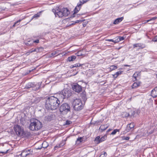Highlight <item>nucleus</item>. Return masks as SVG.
Here are the masks:
<instances>
[{"label": "nucleus", "mask_w": 157, "mask_h": 157, "mask_svg": "<svg viewBox=\"0 0 157 157\" xmlns=\"http://www.w3.org/2000/svg\"><path fill=\"white\" fill-rule=\"evenodd\" d=\"M60 100L59 98L53 96L48 97L46 101L45 107L47 109H56L59 107Z\"/></svg>", "instance_id": "nucleus-1"}, {"label": "nucleus", "mask_w": 157, "mask_h": 157, "mask_svg": "<svg viewBox=\"0 0 157 157\" xmlns=\"http://www.w3.org/2000/svg\"><path fill=\"white\" fill-rule=\"evenodd\" d=\"M30 122L29 128L32 131H37L42 127V123L37 119H32L30 120Z\"/></svg>", "instance_id": "nucleus-2"}, {"label": "nucleus", "mask_w": 157, "mask_h": 157, "mask_svg": "<svg viewBox=\"0 0 157 157\" xmlns=\"http://www.w3.org/2000/svg\"><path fill=\"white\" fill-rule=\"evenodd\" d=\"M14 130L17 135L19 136H27L30 134L29 132L24 131L23 128L18 125L15 126Z\"/></svg>", "instance_id": "nucleus-3"}, {"label": "nucleus", "mask_w": 157, "mask_h": 157, "mask_svg": "<svg viewBox=\"0 0 157 157\" xmlns=\"http://www.w3.org/2000/svg\"><path fill=\"white\" fill-rule=\"evenodd\" d=\"M71 94V90L67 89H64L59 94L58 97L60 100L63 101L64 99L68 98Z\"/></svg>", "instance_id": "nucleus-4"}, {"label": "nucleus", "mask_w": 157, "mask_h": 157, "mask_svg": "<svg viewBox=\"0 0 157 157\" xmlns=\"http://www.w3.org/2000/svg\"><path fill=\"white\" fill-rule=\"evenodd\" d=\"M73 108L75 110L79 111L81 110L83 106L81 100L77 98L74 99L73 102Z\"/></svg>", "instance_id": "nucleus-5"}, {"label": "nucleus", "mask_w": 157, "mask_h": 157, "mask_svg": "<svg viewBox=\"0 0 157 157\" xmlns=\"http://www.w3.org/2000/svg\"><path fill=\"white\" fill-rule=\"evenodd\" d=\"M59 110L61 113L63 114H67L70 111V107L69 105L67 103L62 104L59 107Z\"/></svg>", "instance_id": "nucleus-6"}, {"label": "nucleus", "mask_w": 157, "mask_h": 157, "mask_svg": "<svg viewBox=\"0 0 157 157\" xmlns=\"http://www.w3.org/2000/svg\"><path fill=\"white\" fill-rule=\"evenodd\" d=\"M40 85V84H39V83H38V85H35L33 83L29 82L26 85L25 88L27 89L32 88V90H36L39 89Z\"/></svg>", "instance_id": "nucleus-7"}, {"label": "nucleus", "mask_w": 157, "mask_h": 157, "mask_svg": "<svg viewBox=\"0 0 157 157\" xmlns=\"http://www.w3.org/2000/svg\"><path fill=\"white\" fill-rule=\"evenodd\" d=\"M87 1V0H83L82 2L80 1L77 4V6L75 9L74 14L77 13L80 10L82 5Z\"/></svg>", "instance_id": "nucleus-8"}, {"label": "nucleus", "mask_w": 157, "mask_h": 157, "mask_svg": "<svg viewBox=\"0 0 157 157\" xmlns=\"http://www.w3.org/2000/svg\"><path fill=\"white\" fill-rule=\"evenodd\" d=\"M72 89L74 91L77 92H80L82 90L81 86L77 84L74 85L72 86Z\"/></svg>", "instance_id": "nucleus-9"}, {"label": "nucleus", "mask_w": 157, "mask_h": 157, "mask_svg": "<svg viewBox=\"0 0 157 157\" xmlns=\"http://www.w3.org/2000/svg\"><path fill=\"white\" fill-rule=\"evenodd\" d=\"M64 16H67L70 13V12L67 8H64L61 9Z\"/></svg>", "instance_id": "nucleus-10"}, {"label": "nucleus", "mask_w": 157, "mask_h": 157, "mask_svg": "<svg viewBox=\"0 0 157 157\" xmlns=\"http://www.w3.org/2000/svg\"><path fill=\"white\" fill-rule=\"evenodd\" d=\"M134 124L133 122L129 124H128L126 129L127 132H129L131 129L134 128Z\"/></svg>", "instance_id": "nucleus-11"}, {"label": "nucleus", "mask_w": 157, "mask_h": 157, "mask_svg": "<svg viewBox=\"0 0 157 157\" xmlns=\"http://www.w3.org/2000/svg\"><path fill=\"white\" fill-rule=\"evenodd\" d=\"M53 115H50L45 116L44 118V121H49L52 120Z\"/></svg>", "instance_id": "nucleus-12"}, {"label": "nucleus", "mask_w": 157, "mask_h": 157, "mask_svg": "<svg viewBox=\"0 0 157 157\" xmlns=\"http://www.w3.org/2000/svg\"><path fill=\"white\" fill-rule=\"evenodd\" d=\"M151 95L153 98L157 97V91L156 87L151 91Z\"/></svg>", "instance_id": "nucleus-13"}, {"label": "nucleus", "mask_w": 157, "mask_h": 157, "mask_svg": "<svg viewBox=\"0 0 157 157\" xmlns=\"http://www.w3.org/2000/svg\"><path fill=\"white\" fill-rule=\"evenodd\" d=\"M123 17L118 18L115 19L113 22L114 24H118L119 22H121L123 19Z\"/></svg>", "instance_id": "nucleus-14"}, {"label": "nucleus", "mask_w": 157, "mask_h": 157, "mask_svg": "<svg viewBox=\"0 0 157 157\" xmlns=\"http://www.w3.org/2000/svg\"><path fill=\"white\" fill-rule=\"evenodd\" d=\"M140 83L141 82H135L132 86V89L137 88V87L140 86Z\"/></svg>", "instance_id": "nucleus-15"}, {"label": "nucleus", "mask_w": 157, "mask_h": 157, "mask_svg": "<svg viewBox=\"0 0 157 157\" xmlns=\"http://www.w3.org/2000/svg\"><path fill=\"white\" fill-rule=\"evenodd\" d=\"M31 153L30 149H25L23 151L21 154H24L25 156H27L28 155L30 154Z\"/></svg>", "instance_id": "nucleus-16"}, {"label": "nucleus", "mask_w": 157, "mask_h": 157, "mask_svg": "<svg viewBox=\"0 0 157 157\" xmlns=\"http://www.w3.org/2000/svg\"><path fill=\"white\" fill-rule=\"evenodd\" d=\"M80 96L84 101H85L86 100L87 98L85 92H83L81 94Z\"/></svg>", "instance_id": "nucleus-17"}, {"label": "nucleus", "mask_w": 157, "mask_h": 157, "mask_svg": "<svg viewBox=\"0 0 157 157\" xmlns=\"http://www.w3.org/2000/svg\"><path fill=\"white\" fill-rule=\"evenodd\" d=\"M57 11L56 12V16L57 15L59 17H61L64 16L61 10L60 11H59L58 10H57Z\"/></svg>", "instance_id": "nucleus-18"}, {"label": "nucleus", "mask_w": 157, "mask_h": 157, "mask_svg": "<svg viewBox=\"0 0 157 157\" xmlns=\"http://www.w3.org/2000/svg\"><path fill=\"white\" fill-rule=\"evenodd\" d=\"M108 127V125L107 124L101 125L99 128V129L102 132L106 130Z\"/></svg>", "instance_id": "nucleus-19"}, {"label": "nucleus", "mask_w": 157, "mask_h": 157, "mask_svg": "<svg viewBox=\"0 0 157 157\" xmlns=\"http://www.w3.org/2000/svg\"><path fill=\"white\" fill-rule=\"evenodd\" d=\"M76 57L75 56H72L68 58L67 60L70 61H74L76 58Z\"/></svg>", "instance_id": "nucleus-20"}, {"label": "nucleus", "mask_w": 157, "mask_h": 157, "mask_svg": "<svg viewBox=\"0 0 157 157\" xmlns=\"http://www.w3.org/2000/svg\"><path fill=\"white\" fill-rule=\"evenodd\" d=\"M107 138V136L106 135H105L104 136H102L101 138H100V139L99 140L98 142H97V144H99L100 143H101L102 141H103L105 140Z\"/></svg>", "instance_id": "nucleus-21"}, {"label": "nucleus", "mask_w": 157, "mask_h": 157, "mask_svg": "<svg viewBox=\"0 0 157 157\" xmlns=\"http://www.w3.org/2000/svg\"><path fill=\"white\" fill-rule=\"evenodd\" d=\"M83 139V138L82 137H79L77 139L76 142L77 144H79L80 142H82V141Z\"/></svg>", "instance_id": "nucleus-22"}, {"label": "nucleus", "mask_w": 157, "mask_h": 157, "mask_svg": "<svg viewBox=\"0 0 157 157\" xmlns=\"http://www.w3.org/2000/svg\"><path fill=\"white\" fill-rule=\"evenodd\" d=\"M41 13V12H40L39 13H38L36 14H35L32 18L31 20H32L33 18H37L39 17L40 15V13Z\"/></svg>", "instance_id": "nucleus-23"}, {"label": "nucleus", "mask_w": 157, "mask_h": 157, "mask_svg": "<svg viewBox=\"0 0 157 157\" xmlns=\"http://www.w3.org/2000/svg\"><path fill=\"white\" fill-rule=\"evenodd\" d=\"M121 73L122 71H120L117 72L115 74L113 75V77L114 78H117L119 75L121 74Z\"/></svg>", "instance_id": "nucleus-24"}, {"label": "nucleus", "mask_w": 157, "mask_h": 157, "mask_svg": "<svg viewBox=\"0 0 157 157\" xmlns=\"http://www.w3.org/2000/svg\"><path fill=\"white\" fill-rule=\"evenodd\" d=\"M42 147L44 148H46L48 145V143L45 141H44L42 144Z\"/></svg>", "instance_id": "nucleus-25"}, {"label": "nucleus", "mask_w": 157, "mask_h": 157, "mask_svg": "<svg viewBox=\"0 0 157 157\" xmlns=\"http://www.w3.org/2000/svg\"><path fill=\"white\" fill-rule=\"evenodd\" d=\"M117 68V67L116 66L112 65L110 67V69L111 71L114 70Z\"/></svg>", "instance_id": "nucleus-26"}, {"label": "nucleus", "mask_w": 157, "mask_h": 157, "mask_svg": "<svg viewBox=\"0 0 157 157\" xmlns=\"http://www.w3.org/2000/svg\"><path fill=\"white\" fill-rule=\"evenodd\" d=\"M117 39L118 40L117 41H118L119 42L120 41L123 40L124 39V38L122 36H118L117 37Z\"/></svg>", "instance_id": "nucleus-27"}, {"label": "nucleus", "mask_w": 157, "mask_h": 157, "mask_svg": "<svg viewBox=\"0 0 157 157\" xmlns=\"http://www.w3.org/2000/svg\"><path fill=\"white\" fill-rule=\"evenodd\" d=\"M139 73L137 72L135 73L133 75V77H134L135 79V80H136V77L138 76Z\"/></svg>", "instance_id": "nucleus-28"}, {"label": "nucleus", "mask_w": 157, "mask_h": 157, "mask_svg": "<svg viewBox=\"0 0 157 157\" xmlns=\"http://www.w3.org/2000/svg\"><path fill=\"white\" fill-rule=\"evenodd\" d=\"M119 130L117 129H115L113 130L112 132L111 133V134L112 135H115L116 134L117 132H119Z\"/></svg>", "instance_id": "nucleus-29"}, {"label": "nucleus", "mask_w": 157, "mask_h": 157, "mask_svg": "<svg viewBox=\"0 0 157 157\" xmlns=\"http://www.w3.org/2000/svg\"><path fill=\"white\" fill-rule=\"evenodd\" d=\"M83 64H81L80 63H76L73 65V67H79L81 66Z\"/></svg>", "instance_id": "nucleus-30"}, {"label": "nucleus", "mask_w": 157, "mask_h": 157, "mask_svg": "<svg viewBox=\"0 0 157 157\" xmlns=\"http://www.w3.org/2000/svg\"><path fill=\"white\" fill-rule=\"evenodd\" d=\"M123 115L124 117H128L129 116V114L128 113L124 112L123 113Z\"/></svg>", "instance_id": "nucleus-31"}, {"label": "nucleus", "mask_w": 157, "mask_h": 157, "mask_svg": "<svg viewBox=\"0 0 157 157\" xmlns=\"http://www.w3.org/2000/svg\"><path fill=\"white\" fill-rule=\"evenodd\" d=\"M133 46V48H135L136 47H140L141 46V45L140 44H134Z\"/></svg>", "instance_id": "nucleus-32"}, {"label": "nucleus", "mask_w": 157, "mask_h": 157, "mask_svg": "<svg viewBox=\"0 0 157 157\" xmlns=\"http://www.w3.org/2000/svg\"><path fill=\"white\" fill-rule=\"evenodd\" d=\"M107 155V154L106 152H104L103 154H101L99 157H106Z\"/></svg>", "instance_id": "nucleus-33"}, {"label": "nucleus", "mask_w": 157, "mask_h": 157, "mask_svg": "<svg viewBox=\"0 0 157 157\" xmlns=\"http://www.w3.org/2000/svg\"><path fill=\"white\" fill-rule=\"evenodd\" d=\"M62 146V145H61V144L57 145L55 147L54 149L55 150H56L57 148H60Z\"/></svg>", "instance_id": "nucleus-34"}, {"label": "nucleus", "mask_w": 157, "mask_h": 157, "mask_svg": "<svg viewBox=\"0 0 157 157\" xmlns=\"http://www.w3.org/2000/svg\"><path fill=\"white\" fill-rule=\"evenodd\" d=\"M76 54L77 55V56H82L83 55V54L82 53L81 51H79Z\"/></svg>", "instance_id": "nucleus-35"}, {"label": "nucleus", "mask_w": 157, "mask_h": 157, "mask_svg": "<svg viewBox=\"0 0 157 157\" xmlns=\"http://www.w3.org/2000/svg\"><path fill=\"white\" fill-rule=\"evenodd\" d=\"M122 139L123 140H129L130 137L128 136L125 137L124 136L122 137Z\"/></svg>", "instance_id": "nucleus-36"}, {"label": "nucleus", "mask_w": 157, "mask_h": 157, "mask_svg": "<svg viewBox=\"0 0 157 157\" xmlns=\"http://www.w3.org/2000/svg\"><path fill=\"white\" fill-rule=\"evenodd\" d=\"M153 41L157 42V36H155L152 40Z\"/></svg>", "instance_id": "nucleus-37"}, {"label": "nucleus", "mask_w": 157, "mask_h": 157, "mask_svg": "<svg viewBox=\"0 0 157 157\" xmlns=\"http://www.w3.org/2000/svg\"><path fill=\"white\" fill-rule=\"evenodd\" d=\"M52 11L54 13L56 17V12L57 11V10H56L53 9H52Z\"/></svg>", "instance_id": "nucleus-38"}, {"label": "nucleus", "mask_w": 157, "mask_h": 157, "mask_svg": "<svg viewBox=\"0 0 157 157\" xmlns=\"http://www.w3.org/2000/svg\"><path fill=\"white\" fill-rule=\"evenodd\" d=\"M100 139V137L99 136H98L96 137V138L95 139V141H98V142H99V140Z\"/></svg>", "instance_id": "nucleus-39"}, {"label": "nucleus", "mask_w": 157, "mask_h": 157, "mask_svg": "<svg viewBox=\"0 0 157 157\" xmlns=\"http://www.w3.org/2000/svg\"><path fill=\"white\" fill-rule=\"evenodd\" d=\"M157 18V17H152V18H151V19H150V20H148L147 21V22H149V21H151L152 20H155L156 18Z\"/></svg>", "instance_id": "nucleus-40"}, {"label": "nucleus", "mask_w": 157, "mask_h": 157, "mask_svg": "<svg viewBox=\"0 0 157 157\" xmlns=\"http://www.w3.org/2000/svg\"><path fill=\"white\" fill-rule=\"evenodd\" d=\"M36 49L37 50V51H36V52H40V49H42V48H36Z\"/></svg>", "instance_id": "nucleus-41"}, {"label": "nucleus", "mask_w": 157, "mask_h": 157, "mask_svg": "<svg viewBox=\"0 0 157 157\" xmlns=\"http://www.w3.org/2000/svg\"><path fill=\"white\" fill-rule=\"evenodd\" d=\"M9 150H7V151L5 152L0 151V153L6 154L8 153V151Z\"/></svg>", "instance_id": "nucleus-42"}, {"label": "nucleus", "mask_w": 157, "mask_h": 157, "mask_svg": "<svg viewBox=\"0 0 157 157\" xmlns=\"http://www.w3.org/2000/svg\"><path fill=\"white\" fill-rule=\"evenodd\" d=\"M21 19H20L19 20H18V21H16V22H15L14 23L16 25H18V24H17L20 22L21 21Z\"/></svg>", "instance_id": "nucleus-43"}, {"label": "nucleus", "mask_w": 157, "mask_h": 157, "mask_svg": "<svg viewBox=\"0 0 157 157\" xmlns=\"http://www.w3.org/2000/svg\"><path fill=\"white\" fill-rule=\"evenodd\" d=\"M33 52L32 51V49H31L29 50V52H27L26 54H27V55H28L30 53H31Z\"/></svg>", "instance_id": "nucleus-44"}, {"label": "nucleus", "mask_w": 157, "mask_h": 157, "mask_svg": "<svg viewBox=\"0 0 157 157\" xmlns=\"http://www.w3.org/2000/svg\"><path fill=\"white\" fill-rule=\"evenodd\" d=\"M56 54V53L55 52H52L51 54V56H54V55H55Z\"/></svg>", "instance_id": "nucleus-45"}, {"label": "nucleus", "mask_w": 157, "mask_h": 157, "mask_svg": "<svg viewBox=\"0 0 157 157\" xmlns=\"http://www.w3.org/2000/svg\"><path fill=\"white\" fill-rule=\"evenodd\" d=\"M39 40H36L35 41H33V42L36 43H39Z\"/></svg>", "instance_id": "nucleus-46"}, {"label": "nucleus", "mask_w": 157, "mask_h": 157, "mask_svg": "<svg viewBox=\"0 0 157 157\" xmlns=\"http://www.w3.org/2000/svg\"><path fill=\"white\" fill-rule=\"evenodd\" d=\"M107 41L114 42V40L113 39H108L106 40Z\"/></svg>", "instance_id": "nucleus-47"}, {"label": "nucleus", "mask_w": 157, "mask_h": 157, "mask_svg": "<svg viewBox=\"0 0 157 157\" xmlns=\"http://www.w3.org/2000/svg\"><path fill=\"white\" fill-rule=\"evenodd\" d=\"M66 122V124H70V121H67Z\"/></svg>", "instance_id": "nucleus-48"}, {"label": "nucleus", "mask_w": 157, "mask_h": 157, "mask_svg": "<svg viewBox=\"0 0 157 157\" xmlns=\"http://www.w3.org/2000/svg\"><path fill=\"white\" fill-rule=\"evenodd\" d=\"M32 51L33 52H36V51H37V50L36 49V48H33L32 49Z\"/></svg>", "instance_id": "nucleus-49"}, {"label": "nucleus", "mask_w": 157, "mask_h": 157, "mask_svg": "<svg viewBox=\"0 0 157 157\" xmlns=\"http://www.w3.org/2000/svg\"><path fill=\"white\" fill-rule=\"evenodd\" d=\"M117 40H118L117 38V39L116 40H114V42H114V43H116L119 42L118 41H117Z\"/></svg>", "instance_id": "nucleus-50"}, {"label": "nucleus", "mask_w": 157, "mask_h": 157, "mask_svg": "<svg viewBox=\"0 0 157 157\" xmlns=\"http://www.w3.org/2000/svg\"><path fill=\"white\" fill-rule=\"evenodd\" d=\"M80 21L79 20H77L75 22V23H78Z\"/></svg>", "instance_id": "nucleus-51"}, {"label": "nucleus", "mask_w": 157, "mask_h": 157, "mask_svg": "<svg viewBox=\"0 0 157 157\" xmlns=\"http://www.w3.org/2000/svg\"><path fill=\"white\" fill-rule=\"evenodd\" d=\"M16 25L14 23V24L13 25L12 27L13 28Z\"/></svg>", "instance_id": "nucleus-52"}, {"label": "nucleus", "mask_w": 157, "mask_h": 157, "mask_svg": "<svg viewBox=\"0 0 157 157\" xmlns=\"http://www.w3.org/2000/svg\"><path fill=\"white\" fill-rule=\"evenodd\" d=\"M124 66H125V67H129V66H130L129 65H124Z\"/></svg>", "instance_id": "nucleus-53"}, {"label": "nucleus", "mask_w": 157, "mask_h": 157, "mask_svg": "<svg viewBox=\"0 0 157 157\" xmlns=\"http://www.w3.org/2000/svg\"><path fill=\"white\" fill-rule=\"evenodd\" d=\"M70 67H71V68H72L73 67H73V65H71V66H70Z\"/></svg>", "instance_id": "nucleus-54"}, {"label": "nucleus", "mask_w": 157, "mask_h": 157, "mask_svg": "<svg viewBox=\"0 0 157 157\" xmlns=\"http://www.w3.org/2000/svg\"><path fill=\"white\" fill-rule=\"evenodd\" d=\"M83 13H81V14H78V15H83Z\"/></svg>", "instance_id": "nucleus-55"}, {"label": "nucleus", "mask_w": 157, "mask_h": 157, "mask_svg": "<svg viewBox=\"0 0 157 157\" xmlns=\"http://www.w3.org/2000/svg\"><path fill=\"white\" fill-rule=\"evenodd\" d=\"M26 45H29V43H26Z\"/></svg>", "instance_id": "nucleus-56"}, {"label": "nucleus", "mask_w": 157, "mask_h": 157, "mask_svg": "<svg viewBox=\"0 0 157 157\" xmlns=\"http://www.w3.org/2000/svg\"><path fill=\"white\" fill-rule=\"evenodd\" d=\"M1 10V11H2V9L1 8H0V10Z\"/></svg>", "instance_id": "nucleus-57"}, {"label": "nucleus", "mask_w": 157, "mask_h": 157, "mask_svg": "<svg viewBox=\"0 0 157 157\" xmlns=\"http://www.w3.org/2000/svg\"><path fill=\"white\" fill-rule=\"evenodd\" d=\"M156 75H157V71L156 72Z\"/></svg>", "instance_id": "nucleus-58"}, {"label": "nucleus", "mask_w": 157, "mask_h": 157, "mask_svg": "<svg viewBox=\"0 0 157 157\" xmlns=\"http://www.w3.org/2000/svg\"><path fill=\"white\" fill-rule=\"evenodd\" d=\"M74 23H72L71 25H74Z\"/></svg>", "instance_id": "nucleus-59"}]
</instances>
